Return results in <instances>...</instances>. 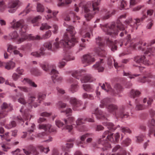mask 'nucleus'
<instances>
[{"label": "nucleus", "instance_id": "obj_1", "mask_svg": "<svg viewBox=\"0 0 155 155\" xmlns=\"http://www.w3.org/2000/svg\"><path fill=\"white\" fill-rule=\"evenodd\" d=\"M64 25L68 28L66 29L67 32L64 35L63 39L59 42L58 38H56L53 45L50 42L46 43L44 44V46L46 48L53 51H55L61 46L68 49L73 46L78 42L75 38V31L74 27L68 26L65 22L64 23Z\"/></svg>", "mask_w": 155, "mask_h": 155}, {"label": "nucleus", "instance_id": "obj_2", "mask_svg": "<svg viewBox=\"0 0 155 155\" xmlns=\"http://www.w3.org/2000/svg\"><path fill=\"white\" fill-rule=\"evenodd\" d=\"M11 24L12 27L13 28H20L19 31L21 37L18 40V44L21 43L26 40H39L42 39H47L49 38L51 35V32L50 31L46 32L42 37L38 35L36 36H32L31 35L27 34L26 32L27 28V26L24 24V21L23 20H21L15 23L13 22Z\"/></svg>", "mask_w": 155, "mask_h": 155}, {"label": "nucleus", "instance_id": "obj_3", "mask_svg": "<svg viewBox=\"0 0 155 155\" xmlns=\"http://www.w3.org/2000/svg\"><path fill=\"white\" fill-rule=\"evenodd\" d=\"M126 15L124 14L120 16L117 20L116 23L112 22L110 24L103 25L101 28L106 34L111 36L112 37H115L118 34V29L122 31L120 33V36L122 37L124 34L127 33V29L125 30L124 25L121 23L120 21L122 19L126 18Z\"/></svg>", "mask_w": 155, "mask_h": 155}, {"label": "nucleus", "instance_id": "obj_4", "mask_svg": "<svg viewBox=\"0 0 155 155\" xmlns=\"http://www.w3.org/2000/svg\"><path fill=\"white\" fill-rule=\"evenodd\" d=\"M132 106L131 104L130 103L129 105L122 106L117 110L118 107L116 105L110 104L106 106V108L107 111L113 113L117 119L126 118L129 117L128 111L131 109Z\"/></svg>", "mask_w": 155, "mask_h": 155}, {"label": "nucleus", "instance_id": "obj_5", "mask_svg": "<svg viewBox=\"0 0 155 155\" xmlns=\"http://www.w3.org/2000/svg\"><path fill=\"white\" fill-rule=\"evenodd\" d=\"M113 134L109 131H106L104 133L102 137L99 139L98 142L103 145L104 150L110 147V145L108 141L114 143L117 142L118 141L120 136L119 134L117 133L115 134L114 139L113 137Z\"/></svg>", "mask_w": 155, "mask_h": 155}, {"label": "nucleus", "instance_id": "obj_6", "mask_svg": "<svg viewBox=\"0 0 155 155\" xmlns=\"http://www.w3.org/2000/svg\"><path fill=\"white\" fill-rule=\"evenodd\" d=\"M101 0H94L91 2H88L84 6V15L86 20L88 21L91 20L99 11L98 6Z\"/></svg>", "mask_w": 155, "mask_h": 155}, {"label": "nucleus", "instance_id": "obj_7", "mask_svg": "<svg viewBox=\"0 0 155 155\" xmlns=\"http://www.w3.org/2000/svg\"><path fill=\"white\" fill-rule=\"evenodd\" d=\"M153 13V10L149 9L147 11V14L144 12L143 13L142 17L140 18H137L134 19L133 20L132 18L126 20L124 22L126 25H129V26L132 28V29L130 30V32H132L133 30L137 29L138 26L140 24L141 21H143L147 16V15L151 16Z\"/></svg>", "mask_w": 155, "mask_h": 155}, {"label": "nucleus", "instance_id": "obj_8", "mask_svg": "<svg viewBox=\"0 0 155 155\" xmlns=\"http://www.w3.org/2000/svg\"><path fill=\"white\" fill-rule=\"evenodd\" d=\"M130 35H127V41L126 43L125 44V45L127 48V51H129L131 49H136L137 47L139 49L142 51H144L146 49V46L147 44L146 42L140 41L138 44H133L131 41H130Z\"/></svg>", "mask_w": 155, "mask_h": 155}, {"label": "nucleus", "instance_id": "obj_9", "mask_svg": "<svg viewBox=\"0 0 155 155\" xmlns=\"http://www.w3.org/2000/svg\"><path fill=\"white\" fill-rule=\"evenodd\" d=\"M101 88L106 91L109 92L112 94L115 95L123 91V88L122 86L118 84H115L114 87V90H113L111 87L110 84L107 83L103 84L101 86Z\"/></svg>", "mask_w": 155, "mask_h": 155}, {"label": "nucleus", "instance_id": "obj_10", "mask_svg": "<svg viewBox=\"0 0 155 155\" xmlns=\"http://www.w3.org/2000/svg\"><path fill=\"white\" fill-rule=\"evenodd\" d=\"M74 120V118L72 117H70L68 118V119L64 120L65 127L69 131L73 129V126L72 125L78 128V126L83 124L84 122L85 121V119H84L83 118H78L76 122L77 126H76L75 125L72 124Z\"/></svg>", "mask_w": 155, "mask_h": 155}, {"label": "nucleus", "instance_id": "obj_11", "mask_svg": "<svg viewBox=\"0 0 155 155\" xmlns=\"http://www.w3.org/2000/svg\"><path fill=\"white\" fill-rule=\"evenodd\" d=\"M70 102L72 104L73 109L74 110H81L85 109L86 106L82 102L74 97L71 98Z\"/></svg>", "mask_w": 155, "mask_h": 155}, {"label": "nucleus", "instance_id": "obj_12", "mask_svg": "<svg viewBox=\"0 0 155 155\" xmlns=\"http://www.w3.org/2000/svg\"><path fill=\"white\" fill-rule=\"evenodd\" d=\"M45 95L42 93H39L38 97V102H34L35 99V98L34 96H30L29 98V104L30 106V107L29 108L32 107V105H33L35 107H36L38 105V103H40L41 101L45 98Z\"/></svg>", "mask_w": 155, "mask_h": 155}, {"label": "nucleus", "instance_id": "obj_13", "mask_svg": "<svg viewBox=\"0 0 155 155\" xmlns=\"http://www.w3.org/2000/svg\"><path fill=\"white\" fill-rule=\"evenodd\" d=\"M74 59V57L68 54H66L64 56L63 58L59 61L58 66L60 68H62L66 65L67 62L73 60Z\"/></svg>", "mask_w": 155, "mask_h": 155}, {"label": "nucleus", "instance_id": "obj_14", "mask_svg": "<svg viewBox=\"0 0 155 155\" xmlns=\"http://www.w3.org/2000/svg\"><path fill=\"white\" fill-rule=\"evenodd\" d=\"M24 153L26 155H39V153L36 147L32 145H30L27 147V150L23 149Z\"/></svg>", "mask_w": 155, "mask_h": 155}, {"label": "nucleus", "instance_id": "obj_15", "mask_svg": "<svg viewBox=\"0 0 155 155\" xmlns=\"http://www.w3.org/2000/svg\"><path fill=\"white\" fill-rule=\"evenodd\" d=\"M106 43L108 46L110 48L111 50L113 51L117 50V46L119 45H120V47H121L123 44L121 41H116L113 42L109 38L106 39Z\"/></svg>", "mask_w": 155, "mask_h": 155}, {"label": "nucleus", "instance_id": "obj_16", "mask_svg": "<svg viewBox=\"0 0 155 155\" xmlns=\"http://www.w3.org/2000/svg\"><path fill=\"white\" fill-rule=\"evenodd\" d=\"M134 61L137 63L140 64H143L149 66L150 64V61L146 59L144 55L137 56L135 57L134 58Z\"/></svg>", "mask_w": 155, "mask_h": 155}, {"label": "nucleus", "instance_id": "obj_17", "mask_svg": "<svg viewBox=\"0 0 155 155\" xmlns=\"http://www.w3.org/2000/svg\"><path fill=\"white\" fill-rule=\"evenodd\" d=\"M67 81L69 83H73L71 85L70 88L71 91L73 93L76 92L79 87L77 80L72 78H70L68 79Z\"/></svg>", "mask_w": 155, "mask_h": 155}, {"label": "nucleus", "instance_id": "obj_18", "mask_svg": "<svg viewBox=\"0 0 155 155\" xmlns=\"http://www.w3.org/2000/svg\"><path fill=\"white\" fill-rule=\"evenodd\" d=\"M24 127H25V128L27 129L28 133L23 132L24 134L22 136V137L23 138H25L28 133L31 136V134L33 132L35 125L33 124L29 123L28 124V121H27L25 122V125H24Z\"/></svg>", "mask_w": 155, "mask_h": 155}, {"label": "nucleus", "instance_id": "obj_19", "mask_svg": "<svg viewBox=\"0 0 155 155\" xmlns=\"http://www.w3.org/2000/svg\"><path fill=\"white\" fill-rule=\"evenodd\" d=\"M95 61V60L94 57L90 54L84 55H83L82 58V63L87 65L91 64Z\"/></svg>", "mask_w": 155, "mask_h": 155}, {"label": "nucleus", "instance_id": "obj_20", "mask_svg": "<svg viewBox=\"0 0 155 155\" xmlns=\"http://www.w3.org/2000/svg\"><path fill=\"white\" fill-rule=\"evenodd\" d=\"M58 72L55 69H52L51 72L50 74L51 75V78L54 83H55L56 82H60L62 80V78L58 76Z\"/></svg>", "mask_w": 155, "mask_h": 155}, {"label": "nucleus", "instance_id": "obj_21", "mask_svg": "<svg viewBox=\"0 0 155 155\" xmlns=\"http://www.w3.org/2000/svg\"><path fill=\"white\" fill-rule=\"evenodd\" d=\"M39 129H43L45 131H48L50 132H56V129L54 128H51V125L50 124H39L38 126Z\"/></svg>", "mask_w": 155, "mask_h": 155}, {"label": "nucleus", "instance_id": "obj_22", "mask_svg": "<svg viewBox=\"0 0 155 155\" xmlns=\"http://www.w3.org/2000/svg\"><path fill=\"white\" fill-rule=\"evenodd\" d=\"M21 5V2L18 0L13 1L10 3V13H14Z\"/></svg>", "mask_w": 155, "mask_h": 155}, {"label": "nucleus", "instance_id": "obj_23", "mask_svg": "<svg viewBox=\"0 0 155 155\" xmlns=\"http://www.w3.org/2000/svg\"><path fill=\"white\" fill-rule=\"evenodd\" d=\"M93 135V134H87L82 136L81 137V141L79 142H77V145L78 146H81L82 147H85V143H84V144H83V142L84 141L86 137H91Z\"/></svg>", "mask_w": 155, "mask_h": 155}, {"label": "nucleus", "instance_id": "obj_24", "mask_svg": "<svg viewBox=\"0 0 155 155\" xmlns=\"http://www.w3.org/2000/svg\"><path fill=\"white\" fill-rule=\"evenodd\" d=\"M149 78H155V74L152 75L150 73H148L147 74H145V76L143 78L140 79L139 81L142 83H145L146 82H150V80Z\"/></svg>", "mask_w": 155, "mask_h": 155}, {"label": "nucleus", "instance_id": "obj_25", "mask_svg": "<svg viewBox=\"0 0 155 155\" xmlns=\"http://www.w3.org/2000/svg\"><path fill=\"white\" fill-rule=\"evenodd\" d=\"M103 63V60L101 59L100 62H97L96 64L93 66V68L97 70L98 72H102L104 70Z\"/></svg>", "mask_w": 155, "mask_h": 155}, {"label": "nucleus", "instance_id": "obj_26", "mask_svg": "<svg viewBox=\"0 0 155 155\" xmlns=\"http://www.w3.org/2000/svg\"><path fill=\"white\" fill-rule=\"evenodd\" d=\"M38 137L45 140V142H48L52 140V138L49 135H47L45 132H42L38 134Z\"/></svg>", "mask_w": 155, "mask_h": 155}, {"label": "nucleus", "instance_id": "obj_27", "mask_svg": "<svg viewBox=\"0 0 155 155\" xmlns=\"http://www.w3.org/2000/svg\"><path fill=\"white\" fill-rule=\"evenodd\" d=\"M102 124L106 126L110 131H114L117 128V127L112 123L107 121L104 122Z\"/></svg>", "mask_w": 155, "mask_h": 155}, {"label": "nucleus", "instance_id": "obj_28", "mask_svg": "<svg viewBox=\"0 0 155 155\" xmlns=\"http://www.w3.org/2000/svg\"><path fill=\"white\" fill-rule=\"evenodd\" d=\"M118 150H121L119 153H117L116 155H126L127 153L125 150L121 148L119 145H117L115 146L112 149L113 152H116Z\"/></svg>", "mask_w": 155, "mask_h": 155}, {"label": "nucleus", "instance_id": "obj_29", "mask_svg": "<svg viewBox=\"0 0 155 155\" xmlns=\"http://www.w3.org/2000/svg\"><path fill=\"white\" fill-rule=\"evenodd\" d=\"M94 80V78L90 74L86 75L81 79L82 83L91 82Z\"/></svg>", "mask_w": 155, "mask_h": 155}, {"label": "nucleus", "instance_id": "obj_30", "mask_svg": "<svg viewBox=\"0 0 155 155\" xmlns=\"http://www.w3.org/2000/svg\"><path fill=\"white\" fill-rule=\"evenodd\" d=\"M85 71L84 70L80 71H76L73 72L72 73V75L74 77L78 79L81 78V76L84 74Z\"/></svg>", "mask_w": 155, "mask_h": 155}, {"label": "nucleus", "instance_id": "obj_31", "mask_svg": "<svg viewBox=\"0 0 155 155\" xmlns=\"http://www.w3.org/2000/svg\"><path fill=\"white\" fill-rule=\"evenodd\" d=\"M94 114L97 119H104L106 118L102 111L98 108L95 110Z\"/></svg>", "mask_w": 155, "mask_h": 155}, {"label": "nucleus", "instance_id": "obj_32", "mask_svg": "<svg viewBox=\"0 0 155 155\" xmlns=\"http://www.w3.org/2000/svg\"><path fill=\"white\" fill-rule=\"evenodd\" d=\"M22 82L24 84H25L27 83L30 86L34 87H37V85L34 82L27 78H24L23 80L22 81Z\"/></svg>", "mask_w": 155, "mask_h": 155}, {"label": "nucleus", "instance_id": "obj_33", "mask_svg": "<svg viewBox=\"0 0 155 155\" xmlns=\"http://www.w3.org/2000/svg\"><path fill=\"white\" fill-rule=\"evenodd\" d=\"M95 51L98 55L102 57H105L107 54V52L103 48H98L95 49Z\"/></svg>", "mask_w": 155, "mask_h": 155}, {"label": "nucleus", "instance_id": "obj_34", "mask_svg": "<svg viewBox=\"0 0 155 155\" xmlns=\"http://www.w3.org/2000/svg\"><path fill=\"white\" fill-rule=\"evenodd\" d=\"M155 53V48L154 47L148 48L146 51L144 52V54L146 55H147L148 56L153 55Z\"/></svg>", "mask_w": 155, "mask_h": 155}, {"label": "nucleus", "instance_id": "obj_35", "mask_svg": "<svg viewBox=\"0 0 155 155\" xmlns=\"http://www.w3.org/2000/svg\"><path fill=\"white\" fill-rule=\"evenodd\" d=\"M112 102V101L111 99L108 98L104 99L101 101L100 106L101 108H103L104 106H107L108 103Z\"/></svg>", "mask_w": 155, "mask_h": 155}, {"label": "nucleus", "instance_id": "obj_36", "mask_svg": "<svg viewBox=\"0 0 155 155\" xmlns=\"http://www.w3.org/2000/svg\"><path fill=\"white\" fill-rule=\"evenodd\" d=\"M31 11V6L30 5V4H28L25 9L22 12L19 14V15H20L23 14V16L25 15Z\"/></svg>", "mask_w": 155, "mask_h": 155}, {"label": "nucleus", "instance_id": "obj_37", "mask_svg": "<svg viewBox=\"0 0 155 155\" xmlns=\"http://www.w3.org/2000/svg\"><path fill=\"white\" fill-rule=\"evenodd\" d=\"M135 103L136 104V106L135 107V109L136 110H142L146 109L147 107L144 104H140L138 103L137 99L136 100Z\"/></svg>", "mask_w": 155, "mask_h": 155}, {"label": "nucleus", "instance_id": "obj_38", "mask_svg": "<svg viewBox=\"0 0 155 155\" xmlns=\"http://www.w3.org/2000/svg\"><path fill=\"white\" fill-rule=\"evenodd\" d=\"M113 61L114 62V66L116 68L120 67L119 65H118L117 63L116 62L114 59L111 57H109L108 59V64L110 66L112 65Z\"/></svg>", "mask_w": 155, "mask_h": 155}, {"label": "nucleus", "instance_id": "obj_39", "mask_svg": "<svg viewBox=\"0 0 155 155\" xmlns=\"http://www.w3.org/2000/svg\"><path fill=\"white\" fill-rule=\"evenodd\" d=\"M45 50L43 48H41V52H34L31 53V54L35 57H40L41 55H43L45 54L44 51Z\"/></svg>", "mask_w": 155, "mask_h": 155}, {"label": "nucleus", "instance_id": "obj_40", "mask_svg": "<svg viewBox=\"0 0 155 155\" xmlns=\"http://www.w3.org/2000/svg\"><path fill=\"white\" fill-rule=\"evenodd\" d=\"M96 42L100 47H102L104 45L105 40L100 37H98L96 38Z\"/></svg>", "mask_w": 155, "mask_h": 155}, {"label": "nucleus", "instance_id": "obj_41", "mask_svg": "<svg viewBox=\"0 0 155 155\" xmlns=\"http://www.w3.org/2000/svg\"><path fill=\"white\" fill-rule=\"evenodd\" d=\"M47 12L48 14L46 17V18L47 19H48L53 17L55 16L58 13V12L55 11H53L52 12L51 10L50 9H48Z\"/></svg>", "mask_w": 155, "mask_h": 155}, {"label": "nucleus", "instance_id": "obj_42", "mask_svg": "<svg viewBox=\"0 0 155 155\" xmlns=\"http://www.w3.org/2000/svg\"><path fill=\"white\" fill-rule=\"evenodd\" d=\"M36 147L41 152H44L45 153H47L50 151V149L48 147L45 148L41 145H38Z\"/></svg>", "mask_w": 155, "mask_h": 155}, {"label": "nucleus", "instance_id": "obj_43", "mask_svg": "<svg viewBox=\"0 0 155 155\" xmlns=\"http://www.w3.org/2000/svg\"><path fill=\"white\" fill-rule=\"evenodd\" d=\"M130 94L131 97L134 98L138 97L140 94V92L138 91L132 89L131 91Z\"/></svg>", "mask_w": 155, "mask_h": 155}, {"label": "nucleus", "instance_id": "obj_44", "mask_svg": "<svg viewBox=\"0 0 155 155\" xmlns=\"http://www.w3.org/2000/svg\"><path fill=\"white\" fill-rule=\"evenodd\" d=\"M82 43H81L79 45V47L78 48L77 52H79L80 51L82 50L83 49L86 48V44L84 43L85 42V39L84 38H81V39Z\"/></svg>", "mask_w": 155, "mask_h": 155}, {"label": "nucleus", "instance_id": "obj_45", "mask_svg": "<svg viewBox=\"0 0 155 155\" xmlns=\"http://www.w3.org/2000/svg\"><path fill=\"white\" fill-rule=\"evenodd\" d=\"M115 12V11L114 10L107 11L105 15L102 17L103 19L104 20L108 19L112 15L114 14Z\"/></svg>", "mask_w": 155, "mask_h": 155}, {"label": "nucleus", "instance_id": "obj_46", "mask_svg": "<svg viewBox=\"0 0 155 155\" xmlns=\"http://www.w3.org/2000/svg\"><path fill=\"white\" fill-rule=\"evenodd\" d=\"M86 31L83 29H81L79 31L80 34L84 38H89L90 37V34L89 32L85 33Z\"/></svg>", "mask_w": 155, "mask_h": 155}, {"label": "nucleus", "instance_id": "obj_47", "mask_svg": "<svg viewBox=\"0 0 155 155\" xmlns=\"http://www.w3.org/2000/svg\"><path fill=\"white\" fill-rule=\"evenodd\" d=\"M40 65L44 71L46 72H48L49 71L50 66L48 63H46L44 64H40Z\"/></svg>", "mask_w": 155, "mask_h": 155}, {"label": "nucleus", "instance_id": "obj_48", "mask_svg": "<svg viewBox=\"0 0 155 155\" xmlns=\"http://www.w3.org/2000/svg\"><path fill=\"white\" fill-rule=\"evenodd\" d=\"M83 86L84 90L87 92H91L93 91V87L90 84H83Z\"/></svg>", "mask_w": 155, "mask_h": 155}, {"label": "nucleus", "instance_id": "obj_49", "mask_svg": "<svg viewBox=\"0 0 155 155\" xmlns=\"http://www.w3.org/2000/svg\"><path fill=\"white\" fill-rule=\"evenodd\" d=\"M31 72L32 74L37 76L40 75L41 74V72L37 68L31 69Z\"/></svg>", "mask_w": 155, "mask_h": 155}, {"label": "nucleus", "instance_id": "obj_50", "mask_svg": "<svg viewBox=\"0 0 155 155\" xmlns=\"http://www.w3.org/2000/svg\"><path fill=\"white\" fill-rule=\"evenodd\" d=\"M153 101V99L151 97L148 98V99L147 98H144L143 100V103H145L147 102V106H150Z\"/></svg>", "mask_w": 155, "mask_h": 155}, {"label": "nucleus", "instance_id": "obj_51", "mask_svg": "<svg viewBox=\"0 0 155 155\" xmlns=\"http://www.w3.org/2000/svg\"><path fill=\"white\" fill-rule=\"evenodd\" d=\"M32 116L29 113V112L28 111V112L25 111L23 115V118L25 119V120H30L32 117Z\"/></svg>", "mask_w": 155, "mask_h": 155}, {"label": "nucleus", "instance_id": "obj_52", "mask_svg": "<svg viewBox=\"0 0 155 155\" xmlns=\"http://www.w3.org/2000/svg\"><path fill=\"white\" fill-rule=\"evenodd\" d=\"M5 66V69H10V63L8 62H2L0 61V67Z\"/></svg>", "mask_w": 155, "mask_h": 155}, {"label": "nucleus", "instance_id": "obj_53", "mask_svg": "<svg viewBox=\"0 0 155 155\" xmlns=\"http://www.w3.org/2000/svg\"><path fill=\"white\" fill-rule=\"evenodd\" d=\"M123 75L124 76H127L130 79H132V78H134V77L138 76L139 75V74H134L133 75H131L129 73L124 72H123Z\"/></svg>", "mask_w": 155, "mask_h": 155}, {"label": "nucleus", "instance_id": "obj_54", "mask_svg": "<svg viewBox=\"0 0 155 155\" xmlns=\"http://www.w3.org/2000/svg\"><path fill=\"white\" fill-rule=\"evenodd\" d=\"M148 135L150 137H151L152 135L155 137V128H150L149 130Z\"/></svg>", "mask_w": 155, "mask_h": 155}, {"label": "nucleus", "instance_id": "obj_55", "mask_svg": "<svg viewBox=\"0 0 155 155\" xmlns=\"http://www.w3.org/2000/svg\"><path fill=\"white\" fill-rule=\"evenodd\" d=\"M18 88L21 91L25 92L28 93L30 91V88L25 86H18Z\"/></svg>", "mask_w": 155, "mask_h": 155}, {"label": "nucleus", "instance_id": "obj_56", "mask_svg": "<svg viewBox=\"0 0 155 155\" xmlns=\"http://www.w3.org/2000/svg\"><path fill=\"white\" fill-rule=\"evenodd\" d=\"M72 110L70 108H68L66 110H61V112L64 113L67 116L70 115L72 112Z\"/></svg>", "mask_w": 155, "mask_h": 155}, {"label": "nucleus", "instance_id": "obj_57", "mask_svg": "<svg viewBox=\"0 0 155 155\" xmlns=\"http://www.w3.org/2000/svg\"><path fill=\"white\" fill-rule=\"evenodd\" d=\"M121 130L122 132L124 133V134H125L127 133H128L130 134L131 133V131L129 128L127 127H121Z\"/></svg>", "mask_w": 155, "mask_h": 155}, {"label": "nucleus", "instance_id": "obj_58", "mask_svg": "<svg viewBox=\"0 0 155 155\" xmlns=\"http://www.w3.org/2000/svg\"><path fill=\"white\" fill-rule=\"evenodd\" d=\"M131 142L130 139L129 138H126L122 143V145L124 146H127L129 145Z\"/></svg>", "mask_w": 155, "mask_h": 155}, {"label": "nucleus", "instance_id": "obj_59", "mask_svg": "<svg viewBox=\"0 0 155 155\" xmlns=\"http://www.w3.org/2000/svg\"><path fill=\"white\" fill-rule=\"evenodd\" d=\"M144 137L145 135L144 134H141L136 137L137 139V142L139 143L142 142L143 140V138Z\"/></svg>", "mask_w": 155, "mask_h": 155}, {"label": "nucleus", "instance_id": "obj_60", "mask_svg": "<svg viewBox=\"0 0 155 155\" xmlns=\"http://www.w3.org/2000/svg\"><path fill=\"white\" fill-rule=\"evenodd\" d=\"M83 98H88L90 100H93L94 99V97L91 94H88L86 93H84L82 95Z\"/></svg>", "mask_w": 155, "mask_h": 155}, {"label": "nucleus", "instance_id": "obj_61", "mask_svg": "<svg viewBox=\"0 0 155 155\" xmlns=\"http://www.w3.org/2000/svg\"><path fill=\"white\" fill-rule=\"evenodd\" d=\"M51 27L48 25L47 23H43L41 25V26L40 27V29L41 30H43L44 29H49Z\"/></svg>", "mask_w": 155, "mask_h": 155}, {"label": "nucleus", "instance_id": "obj_62", "mask_svg": "<svg viewBox=\"0 0 155 155\" xmlns=\"http://www.w3.org/2000/svg\"><path fill=\"white\" fill-rule=\"evenodd\" d=\"M37 10L38 12H43L44 11V7L40 3H38L37 6Z\"/></svg>", "mask_w": 155, "mask_h": 155}, {"label": "nucleus", "instance_id": "obj_63", "mask_svg": "<svg viewBox=\"0 0 155 155\" xmlns=\"http://www.w3.org/2000/svg\"><path fill=\"white\" fill-rule=\"evenodd\" d=\"M18 101L19 102L23 104H25L26 103V102L24 99V96L23 94L21 95L20 97L18 99Z\"/></svg>", "mask_w": 155, "mask_h": 155}, {"label": "nucleus", "instance_id": "obj_64", "mask_svg": "<svg viewBox=\"0 0 155 155\" xmlns=\"http://www.w3.org/2000/svg\"><path fill=\"white\" fill-rule=\"evenodd\" d=\"M148 22L146 28L147 29H150L153 25V21L150 19L148 21Z\"/></svg>", "mask_w": 155, "mask_h": 155}]
</instances>
